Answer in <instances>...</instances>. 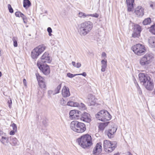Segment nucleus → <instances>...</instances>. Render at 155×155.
I'll return each mask as SVG.
<instances>
[{
  "mask_svg": "<svg viewBox=\"0 0 155 155\" xmlns=\"http://www.w3.org/2000/svg\"><path fill=\"white\" fill-rule=\"evenodd\" d=\"M139 78L140 82L145 88L149 91L152 90L154 88V84L150 77L147 74L140 73Z\"/></svg>",
  "mask_w": 155,
  "mask_h": 155,
  "instance_id": "obj_1",
  "label": "nucleus"
},
{
  "mask_svg": "<svg viewBox=\"0 0 155 155\" xmlns=\"http://www.w3.org/2000/svg\"><path fill=\"white\" fill-rule=\"evenodd\" d=\"M77 141L79 145L84 149L89 148L93 145L91 137L88 134L81 136L77 140Z\"/></svg>",
  "mask_w": 155,
  "mask_h": 155,
  "instance_id": "obj_2",
  "label": "nucleus"
},
{
  "mask_svg": "<svg viewBox=\"0 0 155 155\" xmlns=\"http://www.w3.org/2000/svg\"><path fill=\"white\" fill-rule=\"evenodd\" d=\"M93 27V24L90 21H85L81 23L79 26V32L82 36H85L88 34Z\"/></svg>",
  "mask_w": 155,
  "mask_h": 155,
  "instance_id": "obj_3",
  "label": "nucleus"
},
{
  "mask_svg": "<svg viewBox=\"0 0 155 155\" xmlns=\"http://www.w3.org/2000/svg\"><path fill=\"white\" fill-rule=\"evenodd\" d=\"M154 58L153 54L147 53L141 57L139 60L140 65L143 67H147L150 65Z\"/></svg>",
  "mask_w": 155,
  "mask_h": 155,
  "instance_id": "obj_4",
  "label": "nucleus"
},
{
  "mask_svg": "<svg viewBox=\"0 0 155 155\" xmlns=\"http://www.w3.org/2000/svg\"><path fill=\"white\" fill-rule=\"evenodd\" d=\"M70 127L73 131L79 133H83L86 130L84 124L77 121H72L70 124Z\"/></svg>",
  "mask_w": 155,
  "mask_h": 155,
  "instance_id": "obj_5",
  "label": "nucleus"
},
{
  "mask_svg": "<svg viewBox=\"0 0 155 155\" xmlns=\"http://www.w3.org/2000/svg\"><path fill=\"white\" fill-rule=\"evenodd\" d=\"M96 117L98 120L102 121L109 120L111 118V115L105 110H101L97 113Z\"/></svg>",
  "mask_w": 155,
  "mask_h": 155,
  "instance_id": "obj_6",
  "label": "nucleus"
},
{
  "mask_svg": "<svg viewBox=\"0 0 155 155\" xmlns=\"http://www.w3.org/2000/svg\"><path fill=\"white\" fill-rule=\"evenodd\" d=\"M116 147V143L115 142L110 141L107 140H105L104 141V149L107 152H112Z\"/></svg>",
  "mask_w": 155,
  "mask_h": 155,
  "instance_id": "obj_7",
  "label": "nucleus"
},
{
  "mask_svg": "<svg viewBox=\"0 0 155 155\" xmlns=\"http://www.w3.org/2000/svg\"><path fill=\"white\" fill-rule=\"evenodd\" d=\"M131 49L135 54L138 56L143 55L146 51L145 46L140 44H137L133 46Z\"/></svg>",
  "mask_w": 155,
  "mask_h": 155,
  "instance_id": "obj_8",
  "label": "nucleus"
},
{
  "mask_svg": "<svg viewBox=\"0 0 155 155\" xmlns=\"http://www.w3.org/2000/svg\"><path fill=\"white\" fill-rule=\"evenodd\" d=\"M40 61H38L37 66L40 70L45 75H48L50 73V69L48 65H44L40 63Z\"/></svg>",
  "mask_w": 155,
  "mask_h": 155,
  "instance_id": "obj_9",
  "label": "nucleus"
},
{
  "mask_svg": "<svg viewBox=\"0 0 155 155\" xmlns=\"http://www.w3.org/2000/svg\"><path fill=\"white\" fill-rule=\"evenodd\" d=\"M51 58L48 52H45L42 55L41 57V59L40 60L38 61H40V63L43 64V63H49L51 62Z\"/></svg>",
  "mask_w": 155,
  "mask_h": 155,
  "instance_id": "obj_10",
  "label": "nucleus"
},
{
  "mask_svg": "<svg viewBox=\"0 0 155 155\" xmlns=\"http://www.w3.org/2000/svg\"><path fill=\"white\" fill-rule=\"evenodd\" d=\"M69 118L71 120H78L79 118L81 112L76 110H72L69 112Z\"/></svg>",
  "mask_w": 155,
  "mask_h": 155,
  "instance_id": "obj_11",
  "label": "nucleus"
},
{
  "mask_svg": "<svg viewBox=\"0 0 155 155\" xmlns=\"http://www.w3.org/2000/svg\"><path fill=\"white\" fill-rule=\"evenodd\" d=\"M134 33L132 36L134 37H139L140 36V32L141 30V27L138 25H134Z\"/></svg>",
  "mask_w": 155,
  "mask_h": 155,
  "instance_id": "obj_12",
  "label": "nucleus"
},
{
  "mask_svg": "<svg viewBox=\"0 0 155 155\" xmlns=\"http://www.w3.org/2000/svg\"><path fill=\"white\" fill-rule=\"evenodd\" d=\"M102 144L101 143H97L93 150V154L94 155H97L101 153L102 148Z\"/></svg>",
  "mask_w": 155,
  "mask_h": 155,
  "instance_id": "obj_13",
  "label": "nucleus"
},
{
  "mask_svg": "<svg viewBox=\"0 0 155 155\" xmlns=\"http://www.w3.org/2000/svg\"><path fill=\"white\" fill-rule=\"evenodd\" d=\"M117 128L116 127H111L110 128L105 131V134L107 135L108 137L110 138H112L114 137V134L116 132Z\"/></svg>",
  "mask_w": 155,
  "mask_h": 155,
  "instance_id": "obj_14",
  "label": "nucleus"
},
{
  "mask_svg": "<svg viewBox=\"0 0 155 155\" xmlns=\"http://www.w3.org/2000/svg\"><path fill=\"white\" fill-rule=\"evenodd\" d=\"M134 12L138 17H142L144 14V9L141 6H139L135 9Z\"/></svg>",
  "mask_w": 155,
  "mask_h": 155,
  "instance_id": "obj_15",
  "label": "nucleus"
},
{
  "mask_svg": "<svg viewBox=\"0 0 155 155\" xmlns=\"http://www.w3.org/2000/svg\"><path fill=\"white\" fill-rule=\"evenodd\" d=\"M81 120L87 122H89L91 121L90 116L86 112L83 113L81 116Z\"/></svg>",
  "mask_w": 155,
  "mask_h": 155,
  "instance_id": "obj_16",
  "label": "nucleus"
},
{
  "mask_svg": "<svg viewBox=\"0 0 155 155\" xmlns=\"http://www.w3.org/2000/svg\"><path fill=\"white\" fill-rule=\"evenodd\" d=\"M134 0H126V3L128 11H132L134 8Z\"/></svg>",
  "mask_w": 155,
  "mask_h": 155,
  "instance_id": "obj_17",
  "label": "nucleus"
},
{
  "mask_svg": "<svg viewBox=\"0 0 155 155\" xmlns=\"http://www.w3.org/2000/svg\"><path fill=\"white\" fill-rule=\"evenodd\" d=\"M62 96L64 97H69L70 95L69 89L66 86H64L62 91Z\"/></svg>",
  "mask_w": 155,
  "mask_h": 155,
  "instance_id": "obj_18",
  "label": "nucleus"
},
{
  "mask_svg": "<svg viewBox=\"0 0 155 155\" xmlns=\"http://www.w3.org/2000/svg\"><path fill=\"white\" fill-rule=\"evenodd\" d=\"M46 48V47L44 45L41 44L35 48L40 54L45 50Z\"/></svg>",
  "mask_w": 155,
  "mask_h": 155,
  "instance_id": "obj_19",
  "label": "nucleus"
},
{
  "mask_svg": "<svg viewBox=\"0 0 155 155\" xmlns=\"http://www.w3.org/2000/svg\"><path fill=\"white\" fill-rule=\"evenodd\" d=\"M101 71L103 72H104L107 68V61L106 59H103L101 60Z\"/></svg>",
  "mask_w": 155,
  "mask_h": 155,
  "instance_id": "obj_20",
  "label": "nucleus"
},
{
  "mask_svg": "<svg viewBox=\"0 0 155 155\" xmlns=\"http://www.w3.org/2000/svg\"><path fill=\"white\" fill-rule=\"evenodd\" d=\"M148 43L150 46L152 48L155 47V37H151L148 39Z\"/></svg>",
  "mask_w": 155,
  "mask_h": 155,
  "instance_id": "obj_21",
  "label": "nucleus"
},
{
  "mask_svg": "<svg viewBox=\"0 0 155 155\" xmlns=\"http://www.w3.org/2000/svg\"><path fill=\"white\" fill-rule=\"evenodd\" d=\"M88 101L91 105H94L96 101V99L93 95H90L88 98Z\"/></svg>",
  "mask_w": 155,
  "mask_h": 155,
  "instance_id": "obj_22",
  "label": "nucleus"
},
{
  "mask_svg": "<svg viewBox=\"0 0 155 155\" xmlns=\"http://www.w3.org/2000/svg\"><path fill=\"white\" fill-rule=\"evenodd\" d=\"M39 55V54L35 48L33 50L31 53V57L33 59H37Z\"/></svg>",
  "mask_w": 155,
  "mask_h": 155,
  "instance_id": "obj_23",
  "label": "nucleus"
},
{
  "mask_svg": "<svg viewBox=\"0 0 155 155\" xmlns=\"http://www.w3.org/2000/svg\"><path fill=\"white\" fill-rule=\"evenodd\" d=\"M10 143L13 146H16L18 145V140L15 137H11Z\"/></svg>",
  "mask_w": 155,
  "mask_h": 155,
  "instance_id": "obj_24",
  "label": "nucleus"
},
{
  "mask_svg": "<svg viewBox=\"0 0 155 155\" xmlns=\"http://www.w3.org/2000/svg\"><path fill=\"white\" fill-rule=\"evenodd\" d=\"M0 141L1 143L5 145H7L9 143L8 138L5 136L3 137L0 140Z\"/></svg>",
  "mask_w": 155,
  "mask_h": 155,
  "instance_id": "obj_25",
  "label": "nucleus"
},
{
  "mask_svg": "<svg viewBox=\"0 0 155 155\" xmlns=\"http://www.w3.org/2000/svg\"><path fill=\"white\" fill-rule=\"evenodd\" d=\"M109 123V122L100 123L99 126V130H103L105 127L108 125Z\"/></svg>",
  "mask_w": 155,
  "mask_h": 155,
  "instance_id": "obj_26",
  "label": "nucleus"
},
{
  "mask_svg": "<svg viewBox=\"0 0 155 155\" xmlns=\"http://www.w3.org/2000/svg\"><path fill=\"white\" fill-rule=\"evenodd\" d=\"M67 105L71 107H78L79 104L77 102H74L73 101H70L68 102Z\"/></svg>",
  "mask_w": 155,
  "mask_h": 155,
  "instance_id": "obj_27",
  "label": "nucleus"
},
{
  "mask_svg": "<svg viewBox=\"0 0 155 155\" xmlns=\"http://www.w3.org/2000/svg\"><path fill=\"white\" fill-rule=\"evenodd\" d=\"M31 5V3L29 0H24L23 6L24 8H28Z\"/></svg>",
  "mask_w": 155,
  "mask_h": 155,
  "instance_id": "obj_28",
  "label": "nucleus"
},
{
  "mask_svg": "<svg viewBox=\"0 0 155 155\" xmlns=\"http://www.w3.org/2000/svg\"><path fill=\"white\" fill-rule=\"evenodd\" d=\"M151 21V19L149 18H145L143 21V24L144 25H147L150 24Z\"/></svg>",
  "mask_w": 155,
  "mask_h": 155,
  "instance_id": "obj_29",
  "label": "nucleus"
},
{
  "mask_svg": "<svg viewBox=\"0 0 155 155\" xmlns=\"http://www.w3.org/2000/svg\"><path fill=\"white\" fill-rule=\"evenodd\" d=\"M35 75L37 79L38 82V83L41 82H42L45 81L44 79L42 77L40 76L38 73H36Z\"/></svg>",
  "mask_w": 155,
  "mask_h": 155,
  "instance_id": "obj_30",
  "label": "nucleus"
},
{
  "mask_svg": "<svg viewBox=\"0 0 155 155\" xmlns=\"http://www.w3.org/2000/svg\"><path fill=\"white\" fill-rule=\"evenodd\" d=\"M149 31L152 34L155 35V24L149 28Z\"/></svg>",
  "mask_w": 155,
  "mask_h": 155,
  "instance_id": "obj_31",
  "label": "nucleus"
},
{
  "mask_svg": "<svg viewBox=\"0 0 155 155\" xmlns=\"http://www.w3.org/2000/svg\"><path fill=\"white\" fill-rule=\"evenodd\" d=\"M78 16L80 18H85L86 17H88V14H86L85 13L80 12L78 13Z\"/></svg>",
  "mask_w": 155,
  "mask_h": 155,
  "instance_id": "obj_32",
  "label": "nucleus"
},
{
  "mask_svg": "<svg viewBox=\"0 0 155 155\" xmlns=\"http://www.w3.org/2000/svg\"><path fill=\"white\" fill-rule=\"evenodd\" d=\"M12 41H13V45L15 47H17L18 46L17 40L18 38L16 37H13L12 38Z\"/></svg>",
  "mask_w": 155,
  "mask_h": 155,
  "instance_id": "obj_33",
  "label": "nucleus"
},
{
  "mask_svg": "<svg viewBox=\"0 0 155 155\" xmlns=\"http://www.w3.org/2000/svg\"><path fill=\"white\" fill-rule=\"evenodd\" d=\"M72 64L75 67H76L77 68H80L81 66V64L80 63L78 62L77 64L74 61H72Z\"/></svg>",
  "mask_w": 155,
  "mask_h": 155,
  "instance_id": "obj_34",
  "label": "nucleus"
},
{
  "mask_svg": "<svg viewBox=\"0 0 155 155\" xmlns=\"http://www.w3.org/2000/svg\"><path fill=\"white\" fill-rule=\"evenodd\" d=\"M40 87L41 88H45L46 87L45 82L44 81L38 83Z\"/></svg>",
  "mask_w": 155,
  "mask_h": 155,
  "instance_id": "obj_35",
  "label": "nucleus"
},
{
  "mask_svg": "<svg viewBox=\"0 0 155 155\" xmlns=\"http://www.w3.org/2000/svg\"><path fill=\"white\" fill-rule=\"evenodd\" d=\"M61 85L59 84L58 85L56 88L54 90L55 91V94H57L59 93V91L60 90L61 88Z\"/></svg>",
  "mask_w": 155,
  "mask_h": 155,
  "instance_id": "obj_36",
  "label": "nucleus"
},
{
  "mask_svg": "<svg viewBox=\"0 0 155 155\" xmlns=\"http://www.w3.org/2000/svg\"><path fill=\"white\" fill-rule=\"evenodd\" d=\"M88 16H91L96 18H97L99 16V15L96 13L91 14H88Z\"/></svg>",
  "mask_w": 155,
  "mask_h": 155,
  "instance_id": "obj_37",
  "label": "nucleus"
},
{
  "mask_svg": "<svg viewBox=\"0 0 155 155\" xmlns=\"http://www.w3.org/2000/svg\"><path fill=\"white\" fill-rule=\"evenodd\" d=\"M8 9L9 12L11 13H13V9L12 8L10 4H8Z\"/></svg>",
  "mask_w": 155,
  "mask_h": 155,
  "instance_id": "obj_38",
  "label": "nucleus"
},
{
  "mask_svg": "<svg viewBox=\"0 0 155 155\" xmlns=\"http://www.w3.org/2000/svg\"><path fill=\"white\" fill-rule=\"evenodd\" d=\"M77 75V74H73L70 73H68L67 74L68 77L70 78H72Z\"/></svg>",
  "mask_w": 155,
  "mask_h": 155,
  "instance_id": "obj_39",
  "label": "nucleus"
},
{
  "mask_svg": "<svg viewBox=\"0 0 155 155\" xmlns=\"http://www.w3.org/2000/svg\"><path fill=\"white\" fill-rule=\"evenodd\" d=\"M11 126L12 127L13 130H15L16 131H17V127L15 124L14 123H13L12 124Z\"/></svg>",
  "mask_w": 155,
  "mask_h": 155,
  "instance_id": "obj_40",
  "label": "nucleus"
},
{
  "mask_svg": "<svg viewBox=\"0 0 155 155\" xmlns=\"http://www.w3.org/2000/svg\"><path fill=\"white\" fill-rule=\"evenodd\" d=\"M47 31L48 32V35L49 36H51L52 35L51 33L52 32V30L51 28L50 27H48L47 28Z\"/></svg>",
  "mask_w": 155,
  "mask_h": 155,
  "instance_id": "obj_41",
  "label": "nucleus"
},
{
  "mask_svg": "<svg viewBox=\"0 0 155 155\" xmlns=\"http://www.w3.org/2000/svg\"><path fill=\"white\" fill-rule=\"evenodd\" d=\"M5 136V134L3 131H0V140Z\"/></svg>",
  "mask_w": 155,
  "mask_h": 155,
  "instance_id": "obj_42",
  "label": "nucleus"
},
{
  "mask_svg": "<svg viewBox=\"0 0 155 155\" xmlns=\"http://www.w3.org/2000/svg\"><path fill=\"white\" fill-rule=\"evenodd\" d=\"M61 104L63 106H64L67 104L66 102L64 99H62L61 101Z\"/></svg>",
  "mask_w": 155,
  "mask_h": 155,
  "instance_id": "obj_43",
  "label": "nucleus"
},
{
  "mask_svg": "<svg viewBox=\"0 0 155 155\" xmlns=\"http://www.w3.org/2000/svg\"><path fill=\"white\" fill-rule=\"evenodd\" d=\"M137 91L138 92V93H139V94H142V91L140 90V88L138 84H137Z\"/></svg>",
  "mask_w": 155,
  "mask_h": 155,
  "instance_id": "obj_44",
  "label": "nucleus"
},
{
  "mask_svg": "<svg viewBox=\"0 0 155 155\" xmlns=\"http://www.w3.org/2000/svg\"><path fill=\"white\" fill-rule=\"evenodd\" d=\"M9 99H10V100H8V103L9 104V106H8L10 108H11V104H12V99L11 98H10Z\"/></svg>",
  "mask_w": 155,
  "mask_h": 155,
  "instance_id": "obj_45",
  "label": "nucleus"
},
{
  "mask_svg": "<svg viewBox=\"0 0 155 155\" xmlns=\"http://www.w3.org/2000/svg\"><path fill=\"white\" fill-rule=\"evenodd\" d=\"M21 13L20 12H16L15 14L16 16L19 17L21 15Z\"/></svg>",
  "mask_w": 155,
  "mask_h": 155,
  "instance_id": "obj_46",
  "label": "nucleus"
},
{
  "mask_svg": "<svg viewBox=\"0 0 155 155\" xmlns=\"http://www.w3.org/2000/svg\"><path fill=\"white\" fill-rule=\"evenodd\" d=\"M16 131H17L13 130H12L10 132L9 134L10 135H14L15 134V132Z\"/></svg>",
  "mask_w": 155,
  "mask_h": 155,
  "instance_id": "obj_47",
  "label": "nucleus"
},
{
  "mask_svg": "<svg viewBox=\"0 0 155 155\" xmlns=\"http://www.w3.org/2000/svg\"><path fill=\"white\" fill-rule=\"evenodd\" d=\"M82 75L84 77H85V76H86L87 74L85 72H84L83 73H82V74H77V75Z\"/></svg>",
  "mask_w": 155,
  "mask_h": 155,
  "instance_id": "obj_48",
  "label": "nucleus"
},
{
  "mask_svg": "<svg viewBox=\"0 0 155 155\" xmlns=\"http://www.w3.org/2000/svg\"><path fill=\"white\" fill-rule=\"evenodd\" d=\"M101 56L102 57H105V58L106 57V54L105 52H103L101 54Z\"/></svg>",
  "mask_w": 155,
  "mask_h": 155,
  "instance_id": "obj_49",
  "label": "nucleus"
},
{
  "mask_svg": "<svg viewBox=\"0 0 155 155\" xmlns=\"http://www.w3.org/2000/svg\"><path fill=\"white\" fill-rule=\"evenodd\" d=\"M23 83L24 85L25 86H27V83H26V80L25 79H23Z\"/></svg>",
  "mask_w": 155,
  "mask_h": 155,
  "instance_id": "obj_50",
  "label": "nucleus"
},
{
  "mask_svg": "<svg viewBox=\"0 0 155 155\" xmlns=\"http://www.w3.org/2000/svg\"><path fill=\"white\" fill-rule=\"evenodd\" d=\"M134 83H135V85L137 86V84H138L137 82V81L136 80V79H134Z\"/></svg>",
  "mask_w": 155,
  "mask_h": 155,
  "instance_id": "obj_51",
  "label": "nucleus"
},
{
  "mask_svg": "<svg viewBox=\"0 0 155 155\" xmlns=\"http://www.w3.org/2000/svg\"><path fill=\"white\" fill-rule=\"evenodd\" d=\"M25 16L23 14H22V13H21V15H20V17H21V18H22L23 17H24Z\"/></svg>",
  "mask_w": 155,
  "mask_h": 155,
  "instance_id": "obj_52",
  "label": "nucleus"
},
{
  "mask_svg": "<svg viewBox=\"0 0 155 155\" xmlns=\"http://www.w3.org/2000/svg\"><path fill=\"white\" fill-rule=\"evenodd\" d=\"M126 155H132V154L130 152H128Z\"/></svg>",
  "mask_w": 155,
  "mask_h": 155,
  "instance_id": "obj_53",
  "label": "nucleus"
},
{
  "mask_svg": "<svg viewBox=\"0 0 155 155\" xmlns=\"http://www.w3.org/2000/svg\"><path fill=\"white\" fill-rule=\"evenodd\" d=\"M22 18L23 20H25L27 19V18H26V17L25 16V17H23Z\"/></svg>",
  "mask_w": 155,
  "mask_h": 155,
  "instance_id": "obj_54",
  "label": "nucleus"
},
{
  "mask_svg": "<svg viewBox=\"0 0 155 155\" xmlns=\"http://www.w3.org/2000/svg\"><path fill=\"white\" fill-rule=\"evenodd\" d=\"M120 154L119 152H117L114 154L113 155H119Z\"/></svg>",
  "mask_w": 155,
  "mask_h": 155,
  "instance_id": "obj_55",
  "label": "nucleus"
},
{
  "mask_svg": "<svg viewBox=\"0 0 155 155\" xmlns=\"http://www.w3.org/2000/svg\"><path fill=\"white\" fill-rule=\"evenodd\" d=\"M81 104L83 108H84L85 107V105L84 104Z\"/></svg>",
  "mask_w": 155,
  "mask_h": 155,
  "instance_id": "obj_56",
  "label": "nucleus"
},
{
  "mask_svg": "<svg viewBox=\"0 0 155 155\" xmlns=\"http://www.w3.org/2000/svg\"><path fill=\"white\" fill-rule=\"evenodd\" d=\"M23 21H24V22L25 23V24H26V23H27V21H25V20H23Z\"/></svg>",
  "mask_w": 155,
  "mask_h": 155,
  "instance_id": "obj_57",
  "label": "nucleus"
},
{
  "mask_svg": "<svg viewBox=\"0 0 155 155\" xmlns=\"http://www.w3.org/2000/svg\"><path fill=\"white\" fill-rule=\"evenodd\" d=\"M2 75V73L1 72H0V77Z\"/></svg>",
  "mask_w": 155,
  "mask_h": 155,
  "instance_id": "obj_58",
  "label": "nucleus"
},
{
  "mask_svg": "<svg viewBox=\"0 0 155 155\" xmlns=\"http://www.w3.org/2000/svg\"><path fill=\"white\" fill-rule=\"evenodd\" d=\"M54 45V44H52V45Z\"/></svg>",
  "mask_w": 155,
  "mask_h": 155,
  "instance_id": "obj_59",
  "label": "nucleus"
}]
</instances>
